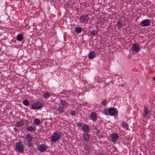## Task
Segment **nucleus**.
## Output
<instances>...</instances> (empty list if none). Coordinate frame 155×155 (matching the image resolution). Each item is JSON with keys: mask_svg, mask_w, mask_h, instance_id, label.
<instances>
[{"mask_svg": "<svg viewBox=\"0 0 155 155\" xmlns=\"http://www.w3.org/2000/svg\"><path fill=\"white\" fill-rule=\"evenodd\" d=\"M95 52L94 51H92L89 53L88 55V58L89 59H92L95 57Z\"/></svg>", "mask_w": 155, "mask_h": 155, "instance_id": "obj_14", "label": "nucleus"}, {"mask_svg": "<svg viewBox=\"0 0 155 155\" xmlns=\"http://www.w3.org/2000/svg\"><path fill=\"white\" fill-rule=\"evenodd\" d=\"M132 48L133 50L135 51H138L140 48L139 45L136 43L134 44L133 45Z\"/></svg>", "mask_w": 155, "mask_h": 155, "instance_id": "obj_12", "label": "nucleus"}, {"mask_svg": "<svg viewBox=\"0 0 155 155\" xmlns=\"http://www.w3.org/2000/svg\"><path fill=\"white\" fill-rule=\"evenodd\" d=\"M110 137L113 142H116L119 138V135L116 133H113L110 134Z\"/></svg>", "mask_w": 155, "mask_h": 155, "instance_id": "obj_4", "label": "nucleus"}, {"mask_svg": "<svg viewBox=\"0 0 155 155\" xmlns=\"http://www.w3.org/2000/svg\"><path fill=\"white\" fill-rule=\"evenodd\" d=\"M24 124V122L23 121H20L17 122L15 124V126L17 127H19L23 125Z\"/></svg>", "mask_w": 155, "mask_h": 155, "instance_id": "obj_21", "label": "nucleus"}, {"mask_svg": "<svg viewBox=\"0 0 155 155\" xmlns=\"http://www.w3.org/2000/svg\"><path fill=\"white\" fill-rule=\"evenodd\" d=\"M34 123L35 124H38L40 123V120L38 119H35L34 120Z\"/></svg>", "mask_w": 155, "mask_h": 155, "instance_id": "obj_25", "label": "nucleus"}, {"mask_svg": "<svg viewBox=\"0 0 155 155\" xmlns=\"http://www.w3.org/2000/svg\"><path fill=\"white\" fill-rule=\"evenodd\" d=\"M80 124H82V123H80Z\"/></svg>", "mask_w": 155, "mask_h": 155, "instance_id": "obj_32", "label": "nucleus"}, {"mask_svg": "<svg viewBox=\"0 0 155 155\" xmlns=\"http://www.w3.org/2000/svg\"><path fill=\"white\" fill-rule=\"evenodd\" d=\"M33 137L29 134H28L25 135V139L27 140L29 146H31L33 144L32 139Z\"/></svg>", "mask_w": 155, "mask_h": 155, "instance_id": "obj_3", "label": "nucleus"}, {"mask_svg": "<svg viewBox=\"0 0 155 155\" xmlns=\"http://www.w3.org/2000/svg\"><path fill=\"white\" fill-rule=\"evenodd\" d=\"M23 38V36L21 34H18L17 36L16 39L18 41H22Z\"/></svg>", "mask_w": 155, "mask_h": 155, "instance_id": "obj_18", "label": "nucleus"}, {"mask_svg": "<svg viewBox=\"0 0 155 155\" xmlns=\"http://www.w3.org/2000/svg\"><path fill=\"white\" fill-rule=\"evenodd\" d=\"M103 114L105 115H107L109 114L108 109L103 111Z\"/></svg>", "mask_w": 155, "mask_h": 155, "instance_id": "obj_27", "label": "nucleus"}, {"mask_svg": "<svg viewBox=\"0 0 155 155\" xmlns=\"http://www.w3.org/2000/svg\"><path fill=\"white\" fill-rule=\"evenodd\" d=\"M109 115L111 116H113L115 115H117V112L116 109L113 107H110L108 109Z\"/></svg>", "mask_w": 155, "mask_h": 155, "instance_id": "obj_5", "label": "nucleus"}, {"mask_svg": "<svg viewBox=\"0 0 155 155\" xmlns=\"http://www.w3.org/2000/svg\"><path fill=\"white\" fill-rule=\"evenodd\" d=\"M16 149L19 152L23 151V145L20 142H18L16 143Z\"/></svg>", "mask_w": 155, "mask_h": 155, "instance_id": "obj_7", "label": "nucleus"}, {"mask_svg": "<svg viewBox=\"0 0 155 155\" xmlns=\"http://www.w3.org/2000/svg\"><path fill=\"white\" fill-rule=\"evenodd\" d=\"M82 130L84 132H87L89 130V128L88 125L84 124L82 127Z\"/></svg>", "mask_w": 155, "mask_h": 155, "instance_id": "obj_15", "label": "nucleus"}, {"mask_svg": "<svg viewBox=\"0 0 155 155\" xmlns=\"http://www.w3.org/2000/svg\"><path fill=\"white\" fill-rule=\"evenodd\" d=\"M116 22H117V25L119 28L124 27L123 24L120 21H117Z\"/></svg>", "mask_w": 155, "mask_h": 155, "instance_id": "obj_22", "label": "nucleus"}, {"mask_svg": "<svg viewBox=\"0 0 155 155\" xmlns=\"http://www.w3.org/2000/svg\"><path fill=\"white\" fill-rule=\"evenodd\" d=\"M97 33V31L95 30H93L91 31V36L93 35L95 36Z\"/></svg>", "mask_w": 155, "mask_h": 155, "instance_id": "obj_23", "label": "nucleus"}, {"mask_svg": "<svg viewBox=\"0 0 155 155\" xmlns=\"http://www.w3.org/2000/svg\"><path fill=\"white\" fill-rule=\"evenodd\" d=\"M153 81H155V77H153Z\"/></svg>", "mask_w": 155, "mask_h": 155, "instance_id": "obj_30", "label": "nucleus"}, {"mask_svg": "<svg viewBox=\"0 0 155 155\" xmlns=\"http://www.w3.org/2000/svg\"><path fill=\"white\" fill-rule=\"evenodd\" d=\"M83 138L86 142L88 141L89 139V136L87 133H85L83 134Z\"/></svg>", "mask_w": 155, "mask_h": 155, "instance_id": "obj_16", "label": "nucleus"}, {"mask_svg": "<svg viewBox=\"0 0 155 155\" xmlns=\"http://www.w3.org/2000/svg\"><path fill=\"white\" fill-rule=\"evenodd\" d=\"M101 103L102 105H105L107 103L106 100L105 99L101 101Z\"/></svg>", "mask_w": 155, "mask_h": 155, "instance_id": "obj_28", "label": "nucleus"}, {"mask_svg": "<svg viewBox=\"0 0 155 155\" xmlns=\"http://www.w3.org/2000/svg\"><path fill=\"white\" fill-rule=\"evenodd\" d=\"M61 110H64V109H62Z\"/></svg>", "mask_w": 155, "mask_h": 155, "instance_id": "obj_31", "label": "nucleus"}, {"mask_svg": "<svg viewBox=\"0 0 155 155\" xmlns=\"http://www.w3.org/2000/svg\"><path fill=\"white\" fill-rule=\"evenodd\" d=\"M26 130L27 131H34L35 130V127L33 125H31L30 126L28 127L27 128Z\"/></svg>", "mask_w": 155, "mask_h": 155, "instance_id": "obj_13", "label": "nucleus"}, {"mask_svg": "<svg viewBox=\"0 0 155 155\" xmlns=\"http://www.w3.org/2000/svg\"><path fill=\"white\" fill-rule=\"evenodd\" d=\"M48 147L44 144H42L40 145L38 148L39 150L41 152L44 151L48 148Z\"/></svg>", "mask_w": 155, "mask_h": 155, "instance_id": "obj_10", "label": "nucleus"}, {"mask_svg": "<svg viewBox=\"0 0 155 155\" xmlns=\"http://www.w3.org/2000/svg\"><path fill=\"white\" fill-rule=\"evenodd\" d=\"M143 116L144 118H146L149 113V111L147 109L146 107H144V109L143 110Z\"/></svg>", "mask_w": 155, "mask_h": 155, "instance_id": "obj_9", "label": "nucleus"}, {"mask_svg": "<svg viewBox=\"0 0 155 155\" xmlns=\"http://www.w3.org/2000/svg\"><path fill=\"white\" fill-rule=\"evenodd\" d=\"M75 31L78 33L81 32L82 31V29L80 27L76 28L75 29Z\"/></svg>", "mask_w": 155, "mask_h": 155, "instance_id": "obj_24", "label": "nucleus"}, {"mask_svg": "<svg viewBox=\"0 0 155 155\" xmlns=\"http://www.w3.org/2000/svg\"><path fill=\"white\" fill-rule=\"evenodd\" d=\"M150 24V21L148 19L144 20L140 23V25L142 27H146L148 26Z\"/></svg>", "mask_w": 155, "mask_h": 155, "instance_id": "obj_6", "label": "nucleus"}, {"mask_svg": "<svg viewBox=\"0 0 155 155\" xmlns=\"http://www.w3.org/2000/svg\"><path fill=\"white\" fill-rule=\"evenodd\" d=\"M71 114L72 115V116H74L75 115V114H76V113H75V112L74 111H72L71 112Z\"/></svg>", "mask_w": 155, "mask_h": 155, "instance_id": "obj_29", "label": "nucleus"}, {"mask_svg": "<svg viewBox=\"0 0 155 155\" xmlns=\"http://www.w3.org/2000/svg\"><path fill=\"white\" fill-rule=\"evenodd\" d=\"M61 137V136L57 133H54L51 136V140L53 142H55L59 140Z\"/></svg>", "mask_w": 155, "mask_h": 155, "instance_id": "obj_1", "label": "nucleus"}, {"mask_svg": "<svg viewBox=\"0 0 155 155\" xmlns=\"http://www.w3.org/2000/svg\"><path fill=\"white\" fill-rule=\"evenodd\" d=\"M23 103L25 105L28 106L29 104V102L28 100H25L23 101Z\"/></svg>", "mask_w": 155, "mask_h": 155, "instance_id": "obj_26", "label": "nucleus"}, {"mask_svg": "<svg viewBox=\"0 0 155 155\" xmlns=\"http://www.w3.org/2000/svg\"><path fill=\"white\" fill-rule=\"evenodd\" d=\"M42 95L45 98H47L51 96V94L48 92H46L43 94Z\"/></svg>", "mask_w": 155, "mask_h": 155, "instance_id": "obj_19", "label": "nucleus"}, {"mask_svg": "<svg viewBox=\"0 0 155 155\" xmlns=\"http://www.w3.org/2000/svg\"><path fill=\"white\" fill-rule=\"evenodd\" d=\"M121 126L124 128L127 129L128 128V125L127 123L124 122H122L121 124Z\"/></svg>", "mask_w": 155, "mask_h": 155, "instance_id": "obj_20", "label": "nucleus"}, {"mask_svg": "<svg viewBox=\"0 0 155 155\" xmlns=\"http://www.w3.org/2000/svg\"><path fill=\"white\" fill-rule=\"evenodd\" d=\"M42 104L40 102H37L34 103L32 105V108L33 109H38L42 106Z\"/></svg>", "mask_w": 155, "mask_h": 155, "instance_id": "obj_8", "label": "nucleus"}, {"mask_svg": "<svg viewBox=\"0 0 155 155\" xmlns=\"http://www.w3.org/2000/svg\"><path fill=\"white\" fill-rule=\"evenodd\" d=\"M61 104L62 106L64 107H66L69 105L68 103L65 100L61 101Z\"/></svg>", "mask_w": 155, "mask_h": 155, "instance_id": "obj_17", "label": "nucleus"}, {"mask_svg": "<svg viewBox=\"0 0 155 155\" xmlns=\"http://www.w3.org/2000/svg\"><path fill=\"white\" fill-rule=\"evenodd\" d=\"M89 20V18L87 15H81L79 18L81 23H87Z\"/></svg>", "mask_w": 155, "mask_h": 155, "instance_id": "obj_2", "label": "nucleus"}, {"mask_svg": "<svg viewBox=\"0 0 155 155\" xmlns=\"http://www.w3.org/2000/svg\"><path fill=\"white\" fill-rule=\"evenodd\" d=\"M97 114L96 113L94 112H92L90 115L91 119L93 121H95L97 117Z\"/></svg>", "mask_w": 155, "mask_h": 155, "instance_id": "obj_11", "label": "nucleus"}]
</instances>
